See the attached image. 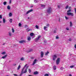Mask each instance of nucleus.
I'll use <instances>...</instances> for the list:
<instances>
[{
	"label": "nucleus",
	"instance_id": "1",
	"mask_svg": "<svg viewBox=\"0 0 76 76\" xmlns=\"http://www.w3.org/2000/svg\"><path fill=\"white\" fill-rule=\"evenodd\" d=\"M27 66V64H26L24 66V67L22 69V70L21 71V73L19 75V76H21L22 75V74H23L24 73H26V72H27V69H28V66H27L26 68V69L23 72V70L25 69V67H26Z\"/></svg>",
	"mask_w": 76,
	"mask_h": 76
},
{
	"label": "nucleus",
	"instance_id": "2",
	"mask_svg": "<svg viewBox=\"0 0 76 76\" xmlns=\"http://www.w3.org/2000/svg\"><path fill=\"white\" fill-rule=\"evenodd\" d=\"M52 12V9L51 7H49L48 8L47 12L48 13H50Z\"/></svg>",
	"mask_w": 76,
	"mask_h": 76
},
{
	"label": "nucleus",
	"instance_id": "3",
	"mask_svg": "<svg viewBox=\"0 0 76 76\" xmlns=\"http://www.w3.org/2000/svg\"><path fill=\"white\" fill-rule=\"evenodd\" d=\"M60 58H58L56 61V64L57 65L59 64V63H60Z\"/></svg>",
	"mask_w": 76,
	"mask_h": 76
},
{
	"label": "nucleus",
	"instance_id": "4",
	"mask_svg": "<svg viewBox=\"0 0 76 76\" xmlns=\"http://www.w3.org/2000/svg\"><path fill=\"white\" fill-rule=\"evenodd\" d=\"M67 15L68 16H73L74 14H73V13L72 12H67Z\"/></svg>",
	"mask_w": 76,
	"mask_h": 76
},
{
	"label": "nucleus",
	"instance_id": "5",
	"mask_svg": "<svg viewBox=\"0 0 76 76\" xmlns=\"http://www.w3.org/2000/svg\"><path fill=\"white\" fill-rule=\"evenodd\" d=\"M57 58V55H54L53 58V61H54L55 60H56V58Z\"/></svg>",
	"mask_w": 76,
	"mask_h": 76
},
{
	"label": "nucleus",
	"instance_id": "6",
	"mask_svg": "<svg viewBox=\"0 0 76 76\" xmlns=\"http://www.w3.org/2000/svg\"><path fill=\"white\" fill-rule=\"evenodd\" d=\"M40 38H41V36H38V37L36 38L35 39V41L37 42V41L39 40V39Z\"/></svg>",
	"mask_w": 76,
	"mask_h": 76
},
{
	"label": "nucleus",
	"instance_id": "7",
	"mask_svg": "<svg viewBox=\"0 0 76 76\" xmlns=\"http://www.w3.org/2000/svg\"><path fill=\"white\" fill-rule=\"evenodd\" d=\"M32 11H33V10L32 9L29 10L27 12L26 15H28V13H30V12H32Z\"/></svg>",
	"mask_w": 76,
	"mask_h": 76
},
{
	"label": "nucleus",
	"instance_id": "8",
	"mask_svg": "<svg viewBox=\"0 0 76 76\" xmlns=\"http://www.w3.org/2000/svg\"><path fill=\"white\" fill-rule=\"evenodd\" d=\"M26 40H21L19 41V42L20 44H22L23 43H24V42H26Z\"/></svg>",
	"mask_w": 76,
	"mask_h": 76
},
{
	"label": "nucleus",
	"instance_id": "9",
	"mask_svg": "<svg viewBox=\"0 0 76 76\" xmlns=\"http://www.w3.org/2000/svg\"><path fill=\"white\" fill-rule=\"evenodd\" d=\"M37 59H35L34 60V61H33V63L32 64V65L33 66H34V65L35 64V63H37Z\"/></svg>",
	"mask_w": 76,
	"mask_h": 76
},
{
	"label": "nucleus",
	"instance_id": "10",
	"mask_svg": "<svg viewBox=\"0 0 76 76\" xmlns=\"http://www.w3.org/2000/svg\"><path fill=\"white\" fill-rule=\"evenodd\" d=\"M32 50H33L32 49H30L28 50H26V52L27 53H30V52H31Z\"/></svg>",
	"mask_w": 76,
	"mask_h": 76
},
{
	"label": "nucleus",
	"instance_id": "11",
	"mask_svg": "<svg viewBox=\"0 0 76 76\" xmlns=\"http://www.w3.org/2000/svg\"><path fill=\"white\" fill-rule=\"evenodd\" d=\"M38 72L37 71H35L34 72V75H38Z\"/></svg>",
	"mask_w": 76,
	"mask_h": 76
},
{
	"label": "nucleus",
	"instance_id": "12",
	"mask_svg": "<svg viewBox=\"0 0 76 76\" xmlns=\"http://www.w3.org/2000/svg\"><path fill=\"white\" fill-rule=\"evenodd\" d=\"M41 57H43L44 56V53L42 51L41 53Z\"/></svg>",
	"mask_w": 76,
	"mask_h": 76
},
{
	"label": "nucleus",
	"instance_id": "13",
	"mask_svg": "<svg viewBox=\"0 0 76 76\" xmlns=\"http://www.w3.org/2000/svg\"><path fill=\"white\" fill-rule=\"evenodd\" d=\"M7 56V55H5L3 56L2 57V58H6V57Z\"/></svg>",
	"mask_w": 76,
	"mask_h": 76
},
{
	"label": "nucleus",
	"instance_id": "14",
	"mask_svg": "<svg viewBox=\"0 0 76 76\" xmlns=\"http://www.w3.org/2000/svg\"><path fill=\"white\" fill-rule=\"evenodd\" d=\"M3 22L4 23H5V22H6V21L5 20V18H3Z\"/></svg>",
	"mask_w": 76,
	"mask_h": 76
},
{
	"label": "nucleus",
	"instance_id": "15",
	"mask_svg": "<svg viewBox=\"0 0 76 76\" xmlns=\"http://www.w3.org/2000/svg\"><path fill=\"white\" fill-rule=\"evenodd\" d=\"M47 27H46L45 26L44 27V30L45 31H47Z\"/></svg>",
	"mask_w": 76,
	"mask_h": 76
},
{
	"label": "nucleus",
	"instance_id": "16",
	"mask_svg": "<svg viewBox=\"0 0 76 76\" xmlns=\"http://www.w3.org/2000/svg\"><path fill=\"white\" fill-rule=\"evenodd\" d=\"M7 9L8 10H10V6L8 5L7 7Z\"/></svg>",
	"mask_w": 76,
	"mask_h": 76
},
{
	"label": "nucleus",
	"instance_id": "17",
	"mask_svg": "<svg viewBox=\"0 0 76 76\" xmlns=\"http://www.w3.org/2000/svg\"><path fill=\"white\" fill-rule=\"evenodd\" d=\"M41 7H43V8H45V6L44 5H42Z\"/></svg>",
	"mask_w": 76,
	"mask_h": 76
},
{
	"label": "nucleus",
	"instance_id": "18",
	"mask_svg": "<svg viewBox=\"0 0 76 76\" xmlns=\"http://www.w3.org/2000/svg\"><path fill=\"white\" fill-rule=\"evenodd\" d=\"M38 1L37 0H34V3H38Z\"/></svg>",
	"mask_w": 76,
	"mask_h": 76
},
{
	"label": "nucleus",
	"instance_id": "19",
	"mask_svg": "<svg viewBox=\"0 0 76 76\" xmlns=\"http://www.w3.org/2000/svg\"><path fill=\"white\" fill-rule=\"evenodd\" d=\"M20 60L21 61H23V60H24V58L22 57L21 58Z\"/></svg>",
	"mask_w": 76,
	"mask_h": 76
},
{
	"label": "nucleus",
	"instance_id": "20",
	"mask_svg": "<svg viewBox=\"0 0 76 76\" xmlns=\"http://www.w3.org/2000/svg\"><path fill=\"white\" fill-rule=\"evenodd\" d=\"M28 41H30L31 40V37H28Z\"/></svg>",
	"mask_w": 76,
	"mask_h": 76
},
{
	"label": "nucleus",
	"instance_id": "21",
	"mask_svg": "<svg viewBox=\"0 0 76 76\" xmlns=\"http://www.w3.org/2000/svg\"><path fill=\"white\" fill-rule=\"evenodd\" d=\"M1 54H2L3 55H4V54H6V52H3L1 53Z\"/></svg>",
	"mask_w": 76,
	"mask_h": 76
},
{
	"label": "nucleus",
	"instance_id": "22",
	"mask_svg": "<svg viewBox=\"0 0 76 76\" xmlns=\"http://www.w3.org/2000/svg\"><path fill=\"white\" fill-rule=\"evenodd\" d=\"M34 34L33 33H31L30 34V36L31 37H32V36H33Z\"/></svg>",
	"mask_w": 76,
	"mask_h": 76
},
{
	"label": "nucleus",
	"instance_id": "23",
	"mask_svg": "<svg viewBox=\"0 0 76 76\" xmlns=\"http://www.w3.org/2000/svg\"><path fill=\"white\" fill-rule=\"evenodd\" d=\"M71 11H72V10H71V9H70L69 10H68L67 11V12L68 13H69V12H71Z\"/></svg>",
	"mask_w": 76,
	"mask_h": 76
},
{
	"label": "nucleus",
	"instance_id": "24",
	"mask_svg": "<svg viewBox=\"0 0 76 76\" xmlns=\"http://www.w3.org/2000/svg\"><path fill=\"white\" fill-rule=\"evenodd\" d=\"M56 31H57V29H56L55 30H54L53 31V33H56Z\"/></svg>",
	"mask_w": 76,
	"mask_h": 76
},
{
	"label": "nucleus",
	"instance_id": "25",
	"mask_svg": "<svg viewBox=\"0 0 76 76\" xmlns=\"http://www.w3.org/2000/svg\"><path fill=\"white\" fill-rule=\"evenodd\" d=\"M20 68V65H19L18 68L17 70H19Z\"/></svg>",
	"mask_w": 76,
	"mask_h": 76
},
{
	"label": "nucleus",
	"instance_id": "26",
	"mask_svg": "<svg viewBox=\"0 0 76 76\" xmlns=\"http://www.w3.org/2000/svg\"><path fill=\"white\" fill-rule=\"evenodd\" d=\"M12 19H10V20H9V22H10V23H12Z\"/></svg>",
	"mask_w": 76,
	"mask_h": 76
},
{
	"label": "nucleus",
	"instance_id": "27",
	"mask_svg": "<svg viewBox=\"0 0 76 76\" xmlns=\"http://www.w3.org/2000/svg\"><path fill=\"white\" fill-rule=\"evenodd\" d=\"M70 26H72V22L70 21Z\"/></svg>",
	"mask_w": 76,
	"mask_h": 76
},
{
	"label": "nucleus",
	"instance_id": "28",
	"mask_svg": "<svg viewBox=\"0 0 76 76\" xmlns=\"http://www.w3.org/2000/svg\"><path fill=\"white\" fill-rule=\"evenodd\" d=\"M53 69L55 70H56V66H53Z\"/></svg>",
	"mask_w": 76,
	"mask_h": 76
},
{
	"label": "nucleus",
	"instance_id": "29",
	"mask_svg": "<svg viewBox=\"0 0 76 76\" xmlns=\"http://www.w3.org/2000/svg\"><path fill=\"white\" fill-rule=\"evenodd\" d=\"M35 27L36 28H37V29H38V28H39V27H38V25H36L35 26Z\"/></svg>",
	"mask_w": 76,
	"mask_h": 76
},
{
	"label": "nucleus",
	"instance_id": "30",
	"mask_svg": "<svg viewBox=\"0 0 76 76\" xmlns=\"http://www.w3.org/2000/svg\"><path fill=\"white\" fill-rule=\"evenodd\" d=\"M12 32L13 33H14V32H15V30H14V29H13V28H12Z\"/></svg>",
	"mask_w": 76,
	"mask_h": 76
},
{
	"label": "nucleus",
	"instance_id": "31",
	"mask_svg": "<svg viewBox=\"0 0 76 76\" xmlns=\"http://www.w3.org/2000/svg\"><path fill=\"white\" fill-rule=\"evenodd\" d=\"M49 53V52L48 51L47 52L45 53V55H48V54Z\"/></svg>",
	"mask_w": 76,
	"mask_h": 76
},
{
	"label": "nucleus",
	"instance_id": "32",
	"mask_svg": "<svg viewBox=\"0 0 76 76\" xmlns=\"http://www.w3.org/2000/svg\"><path fill=\"white\" fill-rule=\"evenodd\" d=\"M10 16H12V14L11 13H10L9 14Z\"/></svg>",
	"mask_w": 76,
	"mask_h": 76
},
{
	"label": "nucleus",
	"instance_id": "33",
	"mask_svg": "<svg viewBox=\"0 0 76 76\" xmlns=\"http://www.w3.org/2000/svg\"><path fill=\"white\" fill-rule=\"evenodd\" d=\"M7 3V2L6 1H5L4 2V5H6Z\"/></svg>",
	"mask_w": 76,
	"mask_h": 76
},
{
	"label": "nucleus",
	"instance_id": "34",
	"mask_svg": "<svg viewBox=\"0 0 76 76\" xmlns=\"http://www.w3.org/2000/svg\"><path fill=\"white\" fill-rule=\"evenodd\" d=\"M69 7V6L68 5H67L66 7H65V9H67Z\"/></svg>",
	"mask_w": 76,
	"mask_h": 76
},
{
	"label": "nucleus",
	"instance_id": "35",
	"mask_svg": "<svg viewBox=\"0 0 76 76\" xmlns=\"http://www.w3.org/2000/svg\"><path fill=\"white\" fill-rule=\"evenodd\" d=\"M9 35L10 37H11L12 36V33L11 32H9Z\"/></svg>",
	"mask_w": 76,
	"mask_h": 76
},
{
	"label": "nucleus",
	"instance_id": "36",
	"mask_svg": "<svg viewBox=\"0 0 76 76\" xmlns=\"http://www.w3.org/2000/svg\"><path fill=\"white\" fill-rule=\"evenodd\" d=\"M18 25L19 26H22V24H21L20 23H19L18 24Z\"/></svg>",
	"mask_w": 76,
	"mask_h": 76
},
{
	"label": "nucleus",
	"instance_id": "37",
	"mask_svg": "<svg viewBox=\"0 0 76 76\" xmlns=\"http://www.w3.org/2000/svg\"><path fill=\"white\" fill-rule=\"evenodd\" d=\"M74 67V66L72 65L70 66V68H73Z\"/></svg>",
	"mask_w": 76,
	"mask_h": 76
},
{
	"label": "nucleus",
	"instance_id": "38",
	"mask_svg": "<svg viewBox=\"0 0 76 76\" xmlns=\"http://www.w3.org/2000/svg\"><path fill=\"white\" fill-rule=\"evenodd\" d=\"M49 76V75L48 74H46L45 75V76Z\"/></svg>",
	"mask_w": 76,
	"mask_h": 76
},
{
	"label": "nucleus",
	"instance_id": "39",
	"mask_svg": "<svg viewBox=\"0 0 76 76\" xmlns=\"http://www.w3.org/2000/svg\"><path fill=\"white\" fill-rule=\"evenodd\" d=\"M28 72H29V73H31V69H28Z\"/></svg>",
	"mask_w": 76,
	"mask_h": 76
},
{
	"label": "nucleus",
	"instance_id": "40",
	"mask_svg": "<svg viewBox=\"0 0 76 76\" xmlns=\"http://www.w3.org/2000/svg\"><path fill=\"white\" fill-rule=\"evenodd\" d=\"M65 18L66 19V20H67V19H68L69 18L67 17H66V16H65Z\"/></svg>",
	"mask_w": 76,
	"mask_h": 76
},
{
	"label": "nucleus",
	"instance_id": "41",
	"mask_svg": "<svg viewBox=\"0 0 76 76\" xmlns=\"http://www.w3.org/2000/svg\"><path fill=\"white\" fill-rule=\"evenodd\" d=\"M63 69H64V68H63V67H62L60 69L61 70H63Z\"/></svg>",
	"mask_w": 76,
	"mask_h": 76
},
{
	"label": "nucleus",
	"instance_id": "42",
	"mask_svg": "<svg viewBox=\"0 0 76 76\" xmlns=\"http://www.w3.org/2000/svg\"><path fill=\"white\" fill-rule=\"evenodd\" d=\"M11 3H12V0H10L9 1V4H11Z\"/></svg>",
	"mask_w": 76,
	"mask_h": 76
},
{
	"label": "nucleus",
	"instance_id": "43",
	"mask_svg": "<svg viewBox=\"0 0 76 76\" xmlns=\"http://www.w3.org/2000/svg\"><path fill=\"white\" fill-rule=\"evenodd\" d=\"M50 26V24H48L46 26H47L48 27Z\"/></svg>",
	"mask_w": 76,
	"mask_h": 76
},
{
	"label": "nucleus",
	"instance_id": "44",
	"mask_svg": "<svg viewBox=\"0 0 76 76\" xmlns=\"http://www.w3.org/2000/svg\"><path fill=\"white\" fill-rule=\"evenodd\" d=\"M56 39H59V37H58V36H56Z\"/></svg>",
	"mask_w": 76,
	"mask_h": 76
},
{
	"label": "nucleus",
	"instance_id": "45",
	"mask_svg": "<svg viewBox=\"0 0 76 76\" xmlns=\"http://www.w3.org/2000/svg\"><path fill=\"white\" fill-rule=\"evenodd\" d=\"M2 15H0V19H2Z\"/></svg>",
	"mask_w": 76,
	"mask_h": 76
},
{
	"label": "nucleus",
	"instance_id": "46",
	"mask_svg": "<svg viewBox=\"0 0 76 76\" xmlns=\"http://www.w3.org/2000/svg\"><path fill=\"white\" fill-rule=\"evenodd\" d=\"M13 75L14 76H18V75H17V74H14Z\"/></svg>",
	"mask_w": 76,
	"mask_h": 76
},
{
	"label": "nucleus",
	"instance_id": "47",
	"mask_svg": "<svg viewBox=\"0 0 76 76\" xmlns=\"http://www.w3.org/2000/svg\"><path fill=\"white\" fill-rule=\"evenodd\" d=\"M58 8H60V5H58Z\"/></svg>",
	"mask_w": 76,
	"mask_h": 76
},
{
	"label": "nucleus",
	"instance_id": "48",
	"mask_svg": "<svg viewBox=\"0 0 76 76\" xmlns=\"http://www.w3.org/2000/svg\"><path fill=\"white\" fill-rule=\"evenodd\" d=\"M69 41H71L72 40V39H71V38H69Z\"/></svg>",
	"mask_w": 76,
	"mask_h": 76
},
{
	"label": "nucleus",
	"instance_id": "49",
	"mask_svg": "<svg viewBox=\"0 0 76 76\" xmlns=\"http://www.w3.org/2000/svg\"><path fill=\"white\" fill-rule=\"evenodd\" d=\"M66 29L67 30H69V28H66Z\"/></svg>",
	"mask_w": 76,
	"mask_h": 76
},
{
	"label": "nucleus",
	"instance_id": "50",
	"mask_svg": "<svg viewBox=\"0 0 76 76\" xmlns=\"http://www.w3.org/2000/svg\"><path fill=\"white\" fill-rule=\"evenodd\" d=\"M31 59H34V57H32L31 58Z\"/></svg>",
	"mask_w": 76,
	"mask_h": 76
},
{
	"label": "nucleus",
	"instance_id": "51",
	"mask_svg": "<svg viewBox=\"0 0 76 76\" xmlns=\"http://www.w3.org/2000/svg\"><path fill=\"white\" fill-rule=\"evenodd\" d=\"M16 64H13V66H15L16 65Z\"/></svg>",
	"mask_w": 76,
	"mask_h": 76
},
{
	"label": "nucleus",
	"instance_id": "52",
	"mask_svg": "<svg viewBox=\"0 0 76 76\" xmlns=\"http://www.w3.org/2000/svg\"><path fill=\"white\" fill-rule=\"evenodd\" d=\"M74 47L75 48H76V44H75L74 46Z\"/></svg>",
	"mask_w": 76,
	"mask_h": 76
},
{
	"label": "nucleus",
	"instance_id": "53",
	"mask_svg": "<svg viewBox=\"0 0 76 76\" xmlns=\"http://www.w3.org/2000/svg\"><path fill=\"white\" fill-rule=\"evenodd\" d=\"M31 30H31V29H28V31H31Z\"/></svg>",
	"mask_w": 76,
	"mask_h": 76
},
{
	"label": "nucleus",
	"instance_id": "54",
	"mask_svg": "<svg viewBox=\"0 0 76 76\" xmlns=\"http://www.w3.org/2000/svg\"><path fill=\"white\" fill-rule=\"evenodd\" d=\"M69 76H72V75H71V74H69Z\"/></svg>",
	"mask_w": 76,
	"mask_h": 76
},
{
	"label": "nucleus",
	"instance_id": "55",
	"mask_svg": "<svg viewBox=\"0 0 76 76\" xmlns=\"http://www.w3.org/2000/svg\"><path fill=\"white\" fill-rule=\"evenodd\" d=\"M30 7H33V6H32Z\"/></svg>",
	"mask_w": 76,
	"mask_h": 76
},
{
	"label": "nucleus",
	"instance_id": "56",
	"mask_svg": "<svg viewBox=\"0 0 76 76\" xmlns=\"http://www.w3.org/2000/svg\"><path fill=\"white\" fill-rule=\"evenodd\" d=\"M69 9H71V7H69Z\"/></svg>",
	"mask_w": 76,
	"mask_h": 76
},
{
	"label": "nucleus",
	"instance_id": "57",
	"mask_svg": "<svg viewBox=\"0 0 76 76\" xmlns=\"http://www.w3.org/2000/svg\"><path fill=\"white\" fill-rule=\"evenodd\" d=\"M0 23H1V21L0 20Z\"/></svg>",
	"mask_w": 76,
	"mask_h": 76
},
{
	"label": "nucleus",
	"instance_id": "58",
	"mask_svg": "<svg viewBox=\"0 0 76 76\" xmlns=\"http://www.w3.org/2000/svg\"><path fill=\"white\" fill-rule=\"evenodd\" d=\"M45 42H46L47 41H44Z\"/></svg>",
	"mask_w": 76,
	"mask_h": 76
},
{
	"label": "nucleus",
	"instance_id": "59",
	"mask_svg": "<svg viewBox=\"0 0 76 76\" xmlns=\"http://www.w3.org/2000/svg\"><path fill=\"white\" fill-rule=\"evenodd\" d=\"M28 19H29V17H28Z\"/></svg>",
	"mask_w": 76,
	"mask_h": 76
},
{
	"label": "nucleus",
	"instance_id": "60",
	"mask_svg": "<svg viewBox=\"0 0 76 76\" xmlns=\"http://www.w3.org/2000/svg\"><path fill=\"white\" fill-rule=\"evenodd\" d=\"M27 27V26L26 25V26H25V27Z\"/></svg>",
	"mask_w": 76,
	"mask_h": 76
},
{
	"label": "nucleus",
	"instance_id": "61",
	"mask_svg": "<svg viewBox=\"0 0 76 76\" xmlns=\"http://www.w3.org/2000/svg\"><path fill=\"white\" fill-rule=\"evenodd\" d=\"M14 45L15 47H16V45Z\"/></svg>",
	"mask_w": 76,
	"mask_h": 76
},
{
	"label": "nucleus",
	"instance_id": "62",
	"mask_svg": "<svg viewBox=\"0 0 76 76\" xmlns=\"http://www.w3.org/2000/svg\"><path fill=\"white\" fill-rule=\"evenodd\" d=\"M60 19H59V21H60Z\"/></svg>",
	"mask_w": 76,
	"mask_h": 76
},
{
	"label": "nucleus",
	"instance_id": "63",
	"mask_svg": "<svg viewBox=\"0 0 76 76\" xmlns=\"http://www.w3.org/2000/svg\"><path fill=\"white\" fill-rule=\"evenodd\" d=\"M4 44H3V45H4Z\"/></svg>",
	"mask_w": 76,
	"mask_h": 76
},
{
	"label": "nucleus",
	"instance_id": "64",
	"mask_svg": "<svg viewBox=\"0 0 76 76\" xmlns=\"http://www.w3.org/2000/svg\"><path fill=\"white\" fill-rule=\"evenodd\" d=\"M0 26H1V25H0Z\"/></svg>",
	"mask_w": 76,
	"mask_h": 76
}]
</instances>
